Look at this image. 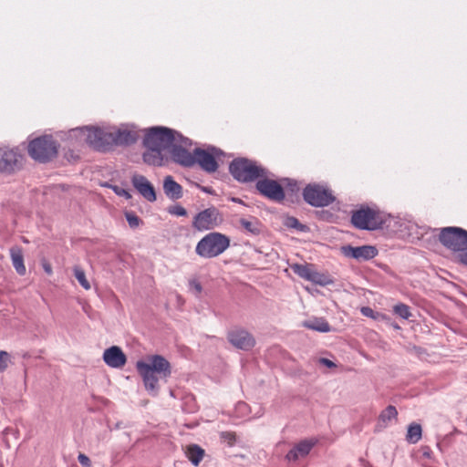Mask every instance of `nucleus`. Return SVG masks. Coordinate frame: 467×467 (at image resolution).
Masks as SVG:
<instances>
[{"instance_id": "nucleus-1", "label": "nucleus", "mask_w": 467, "mask_h": 467, "mask_svg": "<svg viewBox=\"0 0 467 467\" xmlns=\"http://www.w3.org/2000/svg\"><path fill=\"white\" fill-rule=\"evenodd\" d=\"M136 368L143 379L145 389L152 396H156L159 391V379H167L171 374L170 362L160 355L149 357L147 362L138 361Z\"/></svg>"}, {"instance_id": "nucleus-2", "label": "nucleus", "mask_w": 467, "mask_h": 467, "mask_svg": "<svg viewBox=\"0 0 467 467\" xmlns=\"http://www.w3.org/2000/svg\"><path fill=\"white\" fill-rule=\"evenodd\" d=\"M70 136L88 143L98 150H107L113 145L111 130H106L97 127L77 128L70 130Z\"/></svg>"}, {"instance_id": "nucleus-3", "label": "nucleus", "mask_w": 467, "mask_h": 467, "mask_svg": "<svg viewBox=\"0 0 467 467\" xmlns=\"http://www.w3.org/2000/svg\"><path fill=\"white\" fill-rule=\"evenodd\" d=\"M177 141L186 144L188 138L168 128L153 127L145 134L143 144L146 148H155L164 150L171 148V146Z\"/></svg>"}, {"instance_id": "nucleus-4", "label": "nucleus", "mask_w": 467, "mask_h": 467, "mask_svg": "<svg viewBox=\"0 0 467 467\" xmlns=\"http://www.w3.org/2000/svg\"><path fill=\"white\" fill-rule=\"evenodd\" d=\"M229 246V237L221 233L212 232L197 243L195 252L202 258H213L222 254Z\"/></svg>"}, {"instance_id": "nucleus-5", "label": "nucleus", "mask_w": 467, "mask_h": 467, "mask_svg": "<svg viewBox=\"0 0 467 467\" xmlns=\"http://www.w3.org/2000/svg\"><path fill=\"white\" fill-rule=\"evenodd\" d=\"M351 223L356 228L361 230H376L381 228L386 223V215L379 209L361 207L353 212Z\"/></svg>"}, {"instance_id": "nucleus-6", "label": "nucleus", "mask_w": 467, "mask_h": 467, "mask_svg": "<svg viewBox=\"0 0 467 467\" xmlns=\"http://www.w3.org/2000/svg\"><path fill=\"white\" fill-rule=\"evenodd\" d=\"M28 153L39 162H47L57 156V144L51 136L38 137L29 142Z\"/></svg>"}, {"instance_id": "nucleus-7", "label": "nucleus", "mask_w": 467, "mask_h": 467, "mask_svg": "<svg viewBox=\"0 0 467 467\" xmlns=\"http://www.w3.org/2000/svg\"><path fill=\"white\" fill-rule=\"evenodd\" d=\"M224 153L209 146L205 149H194V164L197 163L204 171L212 173L217 171L219 164L223 161Z\"/></svg>"}, {"instance_id": "nucleus-8", "label": "nucleus", "mask_w": 467, "mask_h": 467, "mask_svg": "<svg viewBox=\"0 0 467 467\" xmlns=\"http://www.w3.org/2000/svg\"><path fill=\"white\" fill-rule=\"evenodd\" d=\"M439 241L446 248L454 252L467 250V231L461 227H444L439 234Z\"/></svg>"}, {"instance_id": "nucleus-9", "label": "nucleus", "mask_w": 467, "mask_h": 467, "mask_svg": "<svg viewBox=\"0 0 467 467\" xmlns=\"http://www.w3.org/2000/svg\"><path fill=\"white\" fill-rule=\"evenodd\" d=\"M265 176H266L265 170L255 161L241 157L235 158V180L248 182Z\"/></svg>"}, {"instance_id": "nucleus-10", "label": "nucleus", "mask_w": 467, "mask_h": 467, "mask_svg": "<svg viewBox=\"0 0 467 467\" xmlns=\"http://www.w3.org/2000/svg\"><path fill=\"white\" fill-rule=\"evenodd\" d=\"M304 200L315 207H324L335 201L333 192L324 185L308 184L303 191Z\"/></svg>"}, {"instance_id": "nucleus-11", "label": "nucleus", "mask_w": 467, "mask_h": 467, "mask_svg": "<svg viewBox=\"0 0 467 467\" xmlns=\"http://www.w3.org/2000/svg\"><path fill=\"white\" fill-rule=\"evenodd\" d=\"M24 156L17 149L0 147V171L12 174L22 169Z\"/></svg>"}, {"instance_id": "nucleus-12", "label": "nucleus", "mask_w": 467, "mask_h": 467, "mask_svg": "<svg viewBox=\"0 0 467 467\" xmlns=\"http://www.w3.org/2000/svg\"><path fill=\"white\" fill-rule=\"evenodd\" d=\"M222 222L219 211L214 207H210L193 217L192 227L199 232L209 231L220 225Z\"/></svg>"}, {"instance_id": "nucleus-13", "label": "nucleus", "mask_w": 467, "mask_h": 467, "mask_svg": "<svg viewBox=\"0 0 467 467\" xmlns=\"http://www.w3.org/2000/svg\"><path fill=\"white\" fill-rule=\"evenodd\" d=\"M261 195L267 199L280 202L285 199V192L282 185L275 180L260 178L255 185Z\"/></svg>"}, {"instance_id": "nucleus-14", "label": "nucleus", "mask_w": 467, "mask_h": 467, "mask_svg": "<svg viewBox=\"0 0 467 467\" xmlns=\"http://www.w3.org/2000/svg\"><path fill=\"white\" fill-rule=\"evenodd\" d=\"M192 143L188 139L187 143L174 142L171 148V157L172 161L184 167H192L194 165V151L191 153L184 147L190 146Z\"/></svg>"}, {"instance_id": "nucleus-15", "label": "nucleus", "mask_w": 467, "mask_h": 467, "mask_svg": "<svg viewBox=\"0 0 467 467\" xmlns=\"http://www.w3.org/2000/svg\"><path fill=\"white\" fill-rule=\"evenodd\" d=\"M293 271L300 277L311 281L320 285H326L331 283L329 277L324 274L317 272L310 265H292Z\"/></svg>"}, {"instance_id": "nucleus-16", "label": "nucleus", "mask_w": 467, "mask_h": 467, "mask_svg": "<svg viewBox=\"0 0 467 467\" xmlns=\"http://www.w3.org/2000/svg\"><path fill=\"white\" fill-rule=\"evenodd\" d=\"M342 253L347 257H351L360 260H370L378 254V250L373 245L351 246L347 245L342 247Z\"/></svg>"}, {"instance_id": "nucleus-17", "label": "nucleus", "mask_w": 467, "mask_h": 467, "mask_svg": "<svg viewBox=\"0 0 467 467\" xmlns=\"http://www.w3.org/2000/svg\"><path fill=\"white\" fill-rule=\"evenodd\" d=\"M131 182L134 188L141 194L147 201L155 202L156 193L153 185L148 179L140 174H134L131 178Z\"/></svg>"}, {"instance_id": "nucleus-18", "label": "nucleus", "mask_w": 467, "mask_h": 467, "mask_svg": "<svg viewBox=\"0 0 467 467\" xmlns=\"http://www.w3.org/2000/svg\"><path fill=\"white\" fill-rule=\"evenodd\" d=\"M103 361L110 368H120L126 364L127 358L119 347L112 346L105 349Z\"/></svg>"}, {"instance_id": "nucleus-19", "label": "nucleus", "mask_w": 467, "mask_h": 467, "mask_svg": "<svg viewBox=\"0 0 467 467\" xmlns=\"http://www.w3.org/2000/svg\"><path fill=\"white\" fill-rule=\"evenodd\" d=\"M317 442V439L301 441L287 452L286 459L288 461H296L300 458L306 457Z\"/></svg>"}, {"instance_id": "nucleus-20", "label": "nucleus", "mask_w": 467, "mask_h": 467, "mask_svg": "<svg viewBox=\"0 0 467 467\" xmlns=\"http://www.w3.org/2000/svg\"><path fill=\"white\" fill-rule=\"evenodd\" d=\"M163 191L169 199L178 200L182 197V187L176 182L171 176L165 177L163 181Z\"/></svg>"}, {"instance_id": "nucleus-21", "label": "nucleus", "mask_w": 467, "mask_h": 467, "mask_svg": "<svg viewBox=\"0 0 467 467\" xmlns=\"http://www.w3.org/2000/svg\"><path fill=\"white\" fill-rule=\"evenodd\" d=\"M111 135L113 137V144H130L134 142L138 138L135 131L127 129L111 130Z\"/></svg>"}, {"instance_id": "nucleus-22", "label": "nucleus", "mask_w": 467, "mask_h": 467, "mask_svg": "<svg viewBox=\"0 0 467 467\" xmlns=\"http://www.w3.org/2000/svg\"><path fill=\"white\" fill-rule=\"evenodd\" d=\"M10 257L12 265L19 275H26V269L24 264L23 251L20 247L15 246L10 248Z\"/></svg>"}, {"instance_id": "nucleus-23", "label": "nucleus", "mask_w": 467, "mask_h": 467, "mask_svg": "<svg viewBox=\"0 0 467 467\" xmlns=\"http://www.w3.org/2000/svg\"><path fill=\"white\" fill-rule=\"evenodd\" d=\"M254 338L245 330L235 331V348L249 350L254 346Z\"/></svg>"}, {"instance_id": "nucleus-24", "label": "nucleus", "mask_w": 467, "mask_h": 467, "mask_svg": "<svg viewBox=\"0 0 467 467\" xmlns=\"http://www.w3.org/2000/svg\"><path fill=\"white\" fill-rule=\"evenodd\" d=\"M148 150L143 154V161L154 166H161L163 163V157L161 150L155 148H147Z\"/></svg>"}, {"instance_id": "nucleus-25", "label": "nucleus", "mask_w": 467, "mask_h": 467, "mask_svg": "<svg viewBox=\"0 0 467 467\" xmlns=\"http://www.w3.org/2000/svg\"><path fill=\"white\" fill-rule=\"evenodd\" d=\"M303 326L308 329L318 332H329L331 330L330 325L324 318H315L313 320L305 321Z\"/></svg>"}, {"instance_id": "nucleus-26", "label": "nucleus", "mask_w": 467, "mask_h": 467, "mask_svg": "<svg viewBox=\"0 0 467 467\" xmlns=\"http://www.w3.org/2000/svg\"><path fill=\"white\" fill-rule=\"evenodd\" d=\"M186 455L191 462L197 466L204 456V451L198 445H189L186 450Z\"/></svg>"}, {"instance_id": "nucleus-27", "label": "nucleus", "mask_w": 467, "mask_h": 467, "mask_svg": "<svg viewBox=\"0 0 467 467\" xmlns=\"http://www.w3.org/2000/svg\"><path fill=\"white\" fill-rule=\"evenodd\" d=\"M421 432H422V430H421V427L420 424H417V423L410 424L408 428L406 440L410 443H416L421 439Z\"/></svg>"}, {"instance_id": "nucleus-28", "label": "nucleus", "mask_w": 467, "mask_h": 467, "mask_svg": "<svg viewBox=\"0 0 467 467\" xmlns=\"http://www.w3.org/2000/svg\"><path fill=\"white\" fill-rule=\"evenodd\" d=\"M241 225L244 228L245 231L251 234H258L260 232L258 220L255 218L251 219H241Z\"/></svg>"}, {"instance_id": "nucleus-29", "label": "nucleus", "mask_w": 467, "mask_h": 467, "mask_svg": "<svg viewBox=\"0 0 467 467\" xmlns=\"http://www.w3.org/2000/svg\"><path fill=\"white\" fill-rule=\"evenodd\" d=\"M73 272H74L75 277L77 278V280L78 281L80 285L84 289L89 290L91 286H90V284H89V282L88 281V279L86 277L84 270L80 266L75 265L74 268H73Z\"/></svg>"}, {"instance_id": "nucleus-30", "label": "nucleus", "mask_w": 467, "mask_h": 467, "mask_svg": "<svg viewBox=\"0 0 467 467\" xmlns=\"http://www.w3.org/2000/svg\"><path fill=\"white\" fill-rule=\"evenodd\" d=\"M398 415L396 408L392 405L388 406L379 415V421L386 425L389 420L395 419Z\"/></svg>"}, {"instance_id": "nucleus-31", "label": "nucleus", "mask_w": 467, "mask_h": 467, "mask_svg": "<svg viewBox=\"0 0 467 467\" xmlns=\"http://www.w3.org/2000/svg\"><path fill=\"white\" fill-rule=\"evenodd\" d=\"M393 312L404 319H409L411 317L410 306L403 303L395 305L393 307Z\"/></svg>"}, {"instance_id": "nucleus-32", "label": "nucleus", "mask_w": 467, "mask_h": 467, "mask_svg": "<svg viewBox=\"0 0 467 467\" xmlns=\"http://www.w3.org/2000/svg\"><path fill=\"white\" fill-rule=\"evenodd\" d=\"M284 224L287 228H293V229H296L299 231H305V229H306V226L303 225L302 223H300L299 221L296 217H293V216H286L284 219Z\"/></svg>"}, {"instance_id": "nucleus-33", "label": "nucleus", "mask_w": 467, "mask_h": 467, "mask_svg": "<svg viewBox=\"0 0 467 467\" xmlns=\"http://www.w3.org/2000/svg\"><path fill=\"white\" fill-rule=\"evenodd\" d=\"M125 217L131 228H137L141 223V220L133 213H126Z\"/></svg>"}, {"instance_id": "nucleus-34", "label": "nucleus", "mask_w": 467, "mask_h": 467, "mask_svg": "<svg viewBox=\"0 0 467 467\" xmlns=\"http://www.w3.org/2000/svg\"><path fill=\"white\" fill-rule=\"evenodd\" d=\"M10 362V355L6 351H0V372H3L8 367Z\"/></svg>"}, {"instance_id": "nucleus-35", "label": "nucleus", "mask_w": 467, "mask_h": 467, "mask_svg": "<svg viewBox=\"0 0 467 467\" xmlns=\"http://www.w3.org/2000/svg\"><path fill=\"white\" fill-rule=\"evenodd\" d=\"M169 213L176 216H186L187 211L182 205H174L169 208Z\"/></svg>"}, {"instance_id": "nucleus-36", "label": "nucleus", "mask_w": 467, "mask_h": 467, "mask_svg": "<svg viewBox=\"0 0 467 467\" xmlns=\"http://www.w3.org/2000/svg\"><path fill=\"white\" fill-rule=\"evenodd\" d=\"M189 286H190L191 292H192L195 296H199L202 291V285L200 284V282H198L195 279L191 280L189 282Z\"/></svg>"}, {"instance_id": "nucleus-37", "label": "nucleus", "mask_w": 467, "mask_h": 467, "mask_svg": "<svg viewBox=\"0 0 467 467\" xmlns=\"http://www.w3.org/2000/svg\"><path fill=\"white\" fill-rule=\"evenodd\" d=\"M360 312H361V314L363 316L368 317H371L373 319H376L377 316H378V314H376L374 312V310L372 308H370L369 306H363V307H361Z\"/></svg>"}, {"instance_id": "nucleus-38", "label": "nucleus", "mask_w": 467, "mask_h": 467, "mask_svg": "<svg viewBox=\"0 0 467 467\" xmlns=\"http://www.w3.org/2000/svg\"><path fill=\"white\" fill-rule=\"evenodd\" d=\"M78 462L83 466V467H91V462L89 460V458L83 454V453H79L78 456Z\"/></svg>"}, {"instance_id": "nucleus-39", "label": "nucleus", "mask_w": 467, "mask_h": 467, "mask_svg": "<svg viewBox=\"0 0 467 467\" xmlns=\"http://www.w3.org/2000/svg\"><path fill=\"white\" fill-rule=\"evenodd\" d=\"M113 189H114V192L118 195L123 196L126 199H130L131 198V194L129 192V191H127V190H125L123 188H119V186H114Z\"/></svg>"}, {"instance_id": "nucleus-40", "label": "nucleus", "mask_w": 467, "mask_h": 467, "mask_svg": "<svg viewBox=\"0 0 467 467\" xmlns=\"http://www.w3.org/2000/svg\"><path fill=\"white\" fill-rule=\"evenodd\" d=\"M420 451H421V454H422L423 457H425V458H431V457L432 451H431L430 447L423 446V447L420 448Z\"/></svg>"}, {"instance_id": "nucleus-41", "label": "nucleus", "mask_w": 467, "mask_h": 467, "mask_svg": "<svg viewBox=\"0 0 467 467\" xmlns=\"http://www.w3.org/2000/svg\"><path fill=\"white\" fill-rule=\"evenodd\" d=\"M459 260L462 265H467V251L466 250L463 251V253L459 255Z\"/></svg>"}, {"instance_id": "nucleus-42", "label": "nucleus", "mask_w": 467, "mask_h": 467, "mask_svg": "<svg viewBox=\"0 0 467 467\" xmlns=\"http://www.w3.org/2000/svg\"><path fill=\"white\" fill-rule=\"evenodd\" d=\"M199 188L201 189V191H202V192H204L206 193H209V194H213V190L211 187L199 186Z\"/></svg>"}, {"instance_id": "nucleus-43", "label": "nucleus", "mask_w": 467, "mask_h": 467, "mask_svg": "<svg viewBox=\"0 0 467 467\" xmlns=\"http://www.w3.org/2000/svg\"><path fill=\"white\" fill-rule=\"evenodd\" d=\"M321 362L324 363L325 365H327L329 368L335 367V364L331 360H329V359L322 358Z\"/></svg>"}, {"instance_id": "nucleus-44", "label": "nucleus", "mask_w": 467, "mask_h": 467, "mask_svg": "<svg viewBox=\"0 0 467 467\" xmlns=\"http://www.w3.org/2000/svg\"><path fill=\"white\" fill-rule=\"evenodd\" d=\"M44 270L48 275L52 274V268H51V266L49 265H44Z\"/></svg>"}, {"instance_id": "nucleus-45", "label": "nucleus", "mask_w": 467, "mask_h": 467, "mask_svg": "<svg viewBox=\"0 0 467 467\" xmlns=\"http://www.w3.org/2000/svg\"><path fill=\"white\" fill-rule=\"evenodd\" d=\"M236 408H238L240 410L245 409L246 408V404L244 403V402H238V404L235 406V409Z\"/></svg>"}, {"instance_id": "nucleus-46", "label": "nucleus", "mask_w": 467, "mask_h": 467, "mask_svg": "<svg viewBox=\"0 0 467 467\" xmlns=\"http://www.w3.org/2000/svg\"><path fill=\"white\" fill-rule=\"evenodd\" d=\"M229 172L234 174V161L229 163Z\"/></svg>"}, {"instance_id": "nucleus-47", "label": "nucleus", "mask_w": 467, "mask_h": 467, "mask_svg": "<svg viewBox=\"0 0 467 467\" xmlns=\"http://www.w3.org/2000/svg\"><path fill=\"white\" fill-rule=\"evenodd\" d=\"M228 340H229L232 344H234V337H233V336H232L231 334L228 336Z\"/></svg>"}, {"instance_id": "nucleus-48", "label": "nucleus", "mask_w": 467, "mask_h": 467, "mask_svg": "<svg viewBox=\"0 0 467 467\" xmlns=\"http://www.w3.org/2000/svg\"><path fill=\"white\" fill-rule=\"evenodd\" d=\"M11 431H12V429H9V428H6V429L4 431L5 434H7V433H9V432H11Z\"/></svg>"}]
</instances>
